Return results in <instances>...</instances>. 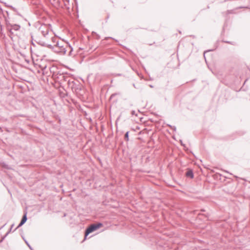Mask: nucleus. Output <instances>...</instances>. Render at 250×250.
<instances>
[{
    "label": "nucleus",
    "instance_id": "obj_14",
    "mask_svg": "<svg viewBox=\"0 0 250 250\" xmlns=\"http://www.w3.org/2000/svg\"><path fill=\"white\" fill-rule=\"evenodd\" d=\"M23 239L24 240L25 243H26V244L28 246V247H29V248L31 250H33V248H32V247L30 246V245L29 244V243L28 242V241L27 240H26L24 237H23Z\"/></svg>",
    "mask_w": 250,
    "mask_h": 250
},
{
    "label": "nucleus",
    "instance_id": "obj_29",
    "mask_svg": "<svg viewBox=\"0 0 250 250\" xmlns=\"http://www.w3.org/2000/svg\"><path fill=\"white\" fill-rule=\"evenodd\" d=\"M215 50V49H210V50H207V51H205L204 52V54L206 52H209V51H213Z\"/></svg>",
    "mask_w": 250,
    "mask_h": 250
},
{
    "label": "nucleus",
    "instance_id": "obj_36",
    "mask_svg": "<svg viewBox=\"0 0 250 250\" xmlns=\"http://www.w3.org/2000/svg\"><path fill=\"white\" fill-rule=\"evenodd\" d=\"M227 14H230V13H231V12H230V10H228V11H227Z\"/></svg>",
    "mask_w": 250,
    "mask_h": 250
},
{
    "label": "nucleus",
    "instance_id": "obj_18",
    "mask_svg": "<svg viewBox=\"0 0 250 250\" xmlns=\"http://www.w3.org/2000/svg\"><path fill=\"white\" fill-rule=\"evenodd\" d=\"M3 167H4L5 168L7 169H11V167L8 165H7L6 164H4V165H3Z\"/></svg>",
    "mask_w": 250,
    "mask_h": 250
},
{
    "label": "nucleus",
    "instance_id": "obj_2",
    "mask_svg": "<svg viewBox=\"0 0 250 250\" xmlns=\"http://www.w3.org/2000/svg\"><path fill=\"white\" fill-rule=\"evenodd\" d=\"M103 226V223H102L101 222H99L97 223L92 224L90 226H89L88 227H87L85 230L84 238L83 241L87 239L88 235L90 233L97 230L98 229H100V228H101Z\"/></svg>",
    "mask_w": 250,
    "mask_h": 250
},
{
    "label": "nucleus",
    "instance_id": "obj_43",
    "mask_svg": "<svg viewBox=\"0 0 250 250\" xmlns=\"http://www.w3.org/2000/svg\"><path fill=\"white\" fill-rule=\"evenodd\" d=\"M133 86L135 88H136V86H135V84H134V83H133Z\"/></svg>",
    "mask_w": 250,
    "mask_h": 250
},
{
    "label": "nucleus",
    "instance_id": "obj_7",
    "mask_svg": "<svg viewBox=\"0 0 250 250\" xmlns=\"http://www.w3.org/2000/svg\"><path fill=\"white\" fill-rule=\"evenodd\" d=\"M20 25L17 24H13L11 26L12 30L14 31H18L20 30Z\"/></svg>",
    "mask_w": 250,
    "mask_h": 250
},
{
    "label": "nucleus",
    "instance_id": "obj_11",
    "mask_svg": "<svg viewBox=\"0 0 250 250\" xmlns=\"http://www.w3.org/2000/svg\"><path fill=\"white\" fill-rule=\"evenodd\" d=\"M6 29L8 31V32L9 33V36L11 38H12L11 36L14 35V32H13V30H12L11 27H10V28L8 27V28H6Z\"/></svg>",
    "mask_w": 250,
    "mask_h": 250
},
{
    "label": "nucleus",
    "instance_id": "obj_27",
    "mask_svg": "<svg viewBox=\"0 0 250 250\" xmlns=\"http://www.w3.org/2000/svg\"><path fill=\"white\" fill-rule=\"evenodd\" d=\"M2 2V3H3L5 5V6L6 7H7L10 8V6H11L10 5H8V4H7L6 2Z\"/></svg>",
    "mask_w": 250,
    "mask_h": 250
},
{
    "label": "nucleus",
    "instance_id": "obj_39",
    "mask_svg": "<svg viewBox=\"0 0 250 250\" xmlns=\"http://www.w3.org/2000/svg\"><path fill=\"white\" fill-rule=\"evenodd\" d=\"M167 125L168 126H169L170 128H171V126H172V125H169V124H167Z\"/></svg>",
    "mask_w": 250,
    "mask_h": 250
},
{
    "label": "nucleus",
    "instance_id": "obj_3",
    "mask_svg": "<svg viewBox=\"0 0 250 250\" xmlns=\"http://www.w3.org/2000/svg\"><path fill=\"white\" fill-rule=\"evenodd\" d=\"M71 89L73 92H75L77 95L82 96L83 95L84 90L83 89V85L79 82L73 83Z\"/></svg>",
    "mask_w": 250,
    "mask_h": 250
},
{
    "label": "nucleus",
    "instance_id": "obj_30",
    "mask_svg": "<svg viewBox=\"0 0 250 250\" xmlns=\"http://www.w3.org/2000/svg\"><path fill=\"white\" fill-rule=\"evenodd\" d=\"M108 38L112 39H113V40H115L116 42H118V41H117V40L114 39V38H112V37H107V38H106V39H108Z\"/></svg>",
    "mask_w": 250,
    "mask_h": 250
},
{
    "label": "nucleus",
    "instance_id": "obj_5",
    "mask_svg": "<svg viewBox=\"0 0 250 250\" xmlns=\"http://www.w3.org/2000/svg\"><path fill=\"white\" fill-rule=\"evenodd\" d=\"M27 212H25L24 213V214L22 217L20 223L19 224V225L17 227V228H16L14 230V231H15L16 230H17L18 228L21 227L22 225H23L25 223V222L27 221Z\"/></svg>",
    "mask_w": 250,
    "mask_h": 250
},
{
    "label": "nucleus",
    "instance_id": "obj_17",
    "mask_svg": "<svg viewBox=\"0 0 250 250\" xmlns=\"http://www.w3.org/2000/svg\"><path fill=\"white\" fill-rule=\"evenodd\" d=\"M92 33V35H95L96 36V38L97 39L99 40L100 39V36L99 35L97 34L96 32L93 31Z\"/></svg>",
    "mask_w": 250,
    "mask_h": 250
},
{
    "label": "nucleus",
    "instance_id": "obj_13",
    "mask_svg": "<svg viewBox=\"0 0 250 250\" xmlns=\"http://www.w3.org/2000/svg\"><path fill=\"white\" fill-rule=\"evenodd\" d=\"M52 50H53L55 52V46H53L51 44L46 43V46Z\"/></svg>",
    "mask_w": 250,
    "mask_h": 250
},
{
    "label": "nucleus",
    "instance_id": "obj_46",
    "mask_svg": "<svg viewBox=\"0 0 250 250\" xmlns=\"http://www.w3.org/2000/svg\"><path fill=\"white\" fill-rule=\"evenodd\" d=\"M124 48H125V46L122 45Z\"/></svg>",
    "mask_w": 250,
    "mask_h": 250
},
{
    "label": "nucleus",
    "instance_id": "obj_31",
    "mask_svg": "<svg viewBox=\"0 0 250 250\" xmlns=\"http://www.w3.org/2000/svg\"><path fill=\"white\" fill-rule=\"evenodd\" d=\"M180 142L182 146H185V145L183 143L182 141L180 140Z\"/></svg>",
    "mask_w": 250,
    "mask_h": 250
},
{
    "label": "nucleus",
    "instance_id": "obj_24",
    "mask_svg": "<svg viewBox=\"0 0 250 250\" xmlns=\"http://www.w3.org/2000/svg\"><path fill=\"white\" fill-rule=\"evenodd\" d=\"M131 114L133 116V115H136V116H137V114H136L135 113V110H132L131 112Z\"/></svg>",
    "mask_w": 250,
    "mask_h": 250
},
{
    "label": "nucleus",
    "instance_id": "obj_34",
    "mask_svg": "<svg viewBox=\"0 0 250 250\" xmlns=\"http://www.w3.org/2000/svg\"><path fill=\"white\" fill-rule=\"evenodd\" d=\"M115 95H116V93H114V94H112V95H111V98H112V97H113Z\"/></svg>",
    "mask_w": 250,
    "mask_h": 250
},
{
    "label": "nucleus",
    "instance_id": "obj_45",
    "mask_svg": "<svg viewBox=\"0 0 250 250\" xmlns=\"http://www.w3.org/2000/svg\"><path fill=\"white\" fill-rule=\"evenodd\" d=\"M30 50H31V52H32V47L30 48Z\"/></svg>",
    "mask_w": 250,
    "mask_h": 250
},
{
    "label": "nucleus",
    "instance_id": "obj_23",
    "mask_svg": "<svg viewBox=\"0 0 250 250\" xmlns=\"http://www.w3.org/2000/svg\"><path fill=\"white\" fill-rule=\"evenodd\" d=\"M31 37H32L31 43V45H32L33 46L35 47V46H36V44H35V43H34V42H33V37L32 36Z\"/></svg>",
    "mask_w": 250,
    "mask_h": 250
},
{
    "label": "nucleus",
    "instance_id": "obj_22",
    "mask_svg": "<svg viewBox=\"0 0 250 250\" xmlns=\"http://www.w3.org/2000/svg\"><path fill=\"white\" fill-rule=\"evenodd\" d=\"M52 41L53 42L56 43V44H57V41H59L58 40L55 38H52Z\"/></svg>",
    "mask_w": 250,
    "mask_h": 250
},
{
    "label": "nucleus",
    "instance_id": "obj_21",
    "mask_svg": "<svg viewBox=\"0 0 250 250\" xmlns=\"http://www.w3.org/2000/svg\"><path fill=\"white\" fill-rule=\"evenodd\" d=\"M7 236V234H5L2 238L0 240V243H1L4 240V239L6 238V237Z\"/></svg>",
    "mask_w": 250,
    "mask_h": 250
},
{
    "label": "nucleus",
    "instance_id": "obj_15",
    "mask_svg": "<svg viewBox=\"0 0 250 250\" xmlns=\"http://www.w3.org/2000/svg\"><path fill=\"white\" fill-rule=\"evenodd\" d=\"M42 35L45 37L48 34V31L47 30L46 31H44L43 30L42 31Z\"/></svg>",
    "mask_w": 250,
    "mask_h": 250
},
{
    "label": "nucleus",
    "instance_id": "obj_40",
    "mask_svg": "<svg viewBox=\"0 0 250 250\" xmlns=\"http://www.w3.org/2000/svg\"><path fill=\"white\" fill-rule=\"evenodd\" d=\"M167 125L168 126H169L170 128H171V126H172V125H169V124H167Z\"/></svg>",
    "mask_w": 250,
    "mask_h": 250
},
{
    "label": "nucleus",
    "instance_id": "obj_37",
    "mask_svg": "<svg viewBox=\"0 0 250 250\" xmlns=\"http://www.w3.org/2000/svg\"><path fill=\"white\" fill-rule=\"evenodd\" d=\"M201 211H202V212H205V209H201Z\"/></svg>",
    "mask_w": 250,
    "mask_h": 250
},
{
    "label": "nucleus",
    "instance_id": "obj_32",
    "mask_svg": "<svg viewBox=\"0 0 250 250\" xmlns=\"http://www.w3.org/2000/svg\"><path fill=\"white\" fill-rule=\"evenodd\" d=\"M5 13L7 14V16H9V12L8 11H5Z\"/></svg>",
    "mask_w": 250,
    "mask_h": 250
},
{
    "label": "nucleus",
    "instance_id": "obj_16",
    "mask_svg": "<svg viewBox=\"0 0 250 250\" xmlns=\"http://www.w3.org/2000/svg\"><path fill=\"white\" fill-rule=\"evenodd\" d=\"M14 226V224H13L11 225L10 228L9 229L8 231L7 232L6 234H7V235H8V234L12 231V228H13Z\"/></svg>",
    "mask_w": 250,
    "mask_h": 250
},
{
    "label": "nucleus",
    "instance_id": "obj_26",
    "mask_svg": "<svg viewBox=\"0 0 250 250\" xmlns=\"http://www.w3.org/2000/svg\"><path fill=\"white\" fill-rule=\"evenodd\" d=\"M223 42H224L230 44H234L232 42H229V41H223Z\"/></svg>",
    "mask_w": 250,
    "mask_h": 250
},
{
    "label": "nucleus",
    "instance_id": "obj_44",
    "mask_svg": "<svg viewBox=\"0 0 250 250\" xmlns=\"http://www.w3.org/2000/svg\"><path fill=\"white\" fill-rule=\"evenodd\" d=\"M6 17L7 18L8 20L9 19V16H7Z\"/></svg>",
    "mask_w": 250,
    "mask_h": 250
},
{
    "label": "nucleus",
    "instance_id": "obj_42",
    "mask_svg": "<svg viewBox=\"0 0 250 250\" xmlns=\"http://www.w3.org/2000/svg\"><path fill=\"white\" fill-rule=\"evenodd\" d=\"M155 43V42H154L153 43H150V44H149V45H152V44H154Z\"/></svg>",
    "mask_w": 250,
    "mask_h": 250
},
{
    "label": "nucleus",
    "instance_id": "obj_25",
    "mask_svg": "<svg viewBox=\"0 0 250 250\" xmlns=\"http://www.w3.org/2000/svg\"><path fill=\"white\" fill-rule=\"evenodd\" d=\"M170 128L171 129H172L174 131H176V127L175 126H171Z\"/></svg>",
    "mask_w": 250,
    "mask_h": 250
},
{
    "label": "nucleus",
    "instance_id": "obj_20",
    "mask_svg": "<svg viewBox=\"0 0 250 250\" xmlns=\"http://www.w3.org/2000/svg\"><path fill=\"white\" fill-rule=\"evenodd\" d=\"M10 8L11 9H12L13 11L15 12H17V9L16 8H15L14 7H13V6H12V5L10 6Z\"/></svg>",
    "mask_w": 250,
    "mask_h": 250
},
{
    "label": "nucleus",
    "instance_id": "obj_28",
    "mask_svg": "<svg viewBox=\"0 0 250 250\" xmlns=\"http://www.w3.org/2000/svg\"><path fill=\"white\" fill-rule=\"evenodd\" d=\"M74 2L75 3V5L76 6V7L78 8V1L77 0H74Z\"/></svg>",
    "mask_w": 250,
    "mask_h": 250
},
{
    "label": "nucleus",
    "instance_id": "obj_1",
    "mask_svg": "<svg viewBox=\"0 0 250 250\" xmlns=\"http://www.w3.org/2000/svg\"><path fill=\"white\" fill-rule=\"evenodd\" d=\"M55 46V52L60 53L62 54H65L66 52V47L70 49V51L68 53V56H71L72 52L73 50L72 47L68 44V42L64 43L62 42H57V44H54Z\"/></svg>",
    "mask_w": 250,
    "mask_h": 250
},
{
    "label": "nucleus",
    "instance_id": "obj_12",
    "mask_svg": "<svg viewBox=\"0 0 250 250\" xmlns=\"http://www.w3.org/2000/svg\"><path fill=\"white\" fill-rule=\"evenodd\" d=\"M129 131H127L125 132L124 136V139L125 141L128 142L129 141Z\"/></svg>",
    "mask_w": 250,
    "mask_h": 250
},
{
    "label": "nucleus",
    "instance_id": "obj_41",
    "mask_svg": "<svg viewBox=\"0 0 250 250\" xmlns=\"http://www.w3.org/2000/svg\"><path fill=\"white\" fill-rule=\"evenodd\" d=\"M108 18H109V16H107L106 17V21H107V20H108Z\"/></svg>",
    "mask_w": 250,
    "mask_h": 250
},
{
    "label": "nucleus",
    "instance_id": "obj_33",
    "mask_svg": "<svg viewBox=\"0 0 250 250\" xmlns=\"http://www.w3.org/2000/svg\"><path fill=\"white\" fill-rule=\"evenodd\" d=\"M17 13V14L20 16H21V15L20 14V13L18 12V11H17V12H16Z\"/></svg>",
    "mask_w": 250,
    "mask_h": 250
},
{
    "label": "nucleus",
    "instance_id": "obj_8",
    "mask_svg": "<svg viewBox=\"0 0 250 250\" xmlns=\"http://www.w3.org/2000/svg\"><path fill=\"white\" fill-rule=\"evenodd\" d=\"M3 17L5 19V24H6V28H8V27H9V28L11 27V26L12 24L10 23L9 21H8V20L7 19V18L6 17V16L5 15H4Z\"/></svg>",
    "mask_w": 250,
    "mask_h": 250
},
{
    "label": "nucleus",
    "instance_id": "obj_9",
    "mask_svg": "<svg viewBox=\"0 0 250 250\" xmlns=\"http://www.w3.org/2000/svg\"><path fill=\"white\" fill-rule=\"evenodd\" d=\"M67 84L69 87H70L71 88H72V86L73 85V83H76V82H74V81H71L69 78L68 79L67 81Z\"/></svg>",
    "mask_w": 250,
    "mask_h": 250
},
{
    "label": "nucleus",
    "instance_id": "obj_38",
    "mask_svg": "<svg viewBox=\"0 0 250 250\" xmlns=\"http://www.w3.org/2000/svg\"><path fill=\"white\" fill-rule=\"evenodd\" d=\"M149 87H150L151 88H153V85H151V84H149Z\"/></svg>",
    "mask_w": 250,
    "mask_h": 250
},
{
    "label": "nucleus",
    "instance_id": "obj_19",
    "mask_svg": "<svg viewBox=\"0 0 250 250\" xmlns=\"http://www.w3.org/2000/svg\"><path fill=\"white\" fill-rule=\"evenodd\" d=\"M0 15H2L3 16L5 15L4 14V11L0 5Z\"/></svg>",
    "mask_w": 250,
    "mask_h": 250
},
{
    "label": "nucleus",
    "instance_id": "obj_6",
    "mask_svg": "<svg viewBox=\"0 0 250 250\" xmlns=\"http://www.w3.org/2000/svg\"><path fill=\"white\" fill-rule=\"evenodd\" d=\"M186 176L187 178H189L190 179H193L194 178V173L192 169L188 168L187 171L186 173Z\"/></svg>",
    "mask_w": 250,
    "mask_h": 250
},
{
    "label": "nucleus",
    "instance_id": "obj_35",
    "mask_svg": "<svg viewBox=\"0 0 250 250\" xmlns=\"http://www.w3.org/2000/svg\"><path fill=\"white\" fill-rule=\"evenodd\" d=\"M6 225V223H5L4 225H3L2 227H1V228H0V229H2L3 227H5V226Z\"/></svg>",
    "mask_w": 250,
    "mask_h": 250
},
{
    "label": "nucleus",
    "instance_id": "obj_10",
    "mask_svg": "<svg viewBox=\"0 0 250 250\" xmlns=\"http://www.w3.org/2000/svg\"><path fill=\"white\" fill-rule=\"evenodd\" d=\"M35 42L41 45L42 46L45 47L46 46V43L42 41L41 40L36 41Z\"/></svg>",
    "mask_w": 250,
    "mask_h": 250
},
{
    "label": "nucleus",
    "instance_id": "obj_4",
    "mask_svg": "<svg viewBox=\"0 0 250 250\" xmlns=\"http://www.w3.org/2000/svg\"><path fill=\"white\" fill-rule=\"evenodd\" d=\"M57 78L59 79L61 81L67 82L68 79L70 76H72L70 73L67 72H62L61 73L60 71H59L57 73Z\"/></svg>",
    "mask_w": 250,
    "mask_h": 250
}]
</instances>
